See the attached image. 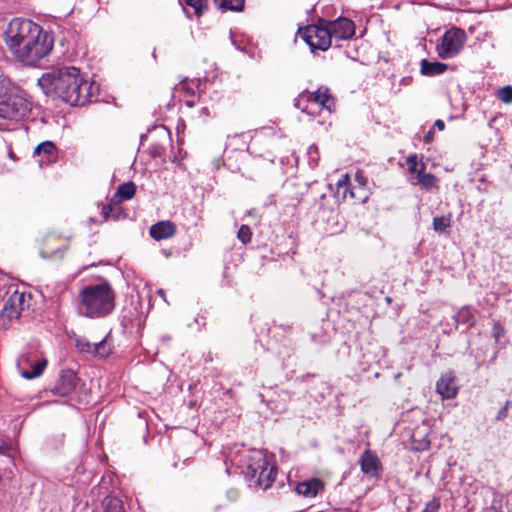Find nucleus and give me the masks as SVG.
Listing matches in <instances>:
<instances>
[{"label": "nucleus", "instance_id": "nucleus-1", "mask_svg": "<svg viewBox=\"0 0 512 512\" xmlns=\"http://www.w3.org/2000/svg\"><path fill=\"white\" fill-rule=\"evenodd\" d=\"M5 43L15 60L26 66H35L53 48L52 37L40 25L22 18L10 21Z\"/></svg>", "mask_w": 512, "mask_h": 512}, {"label": "nucleus", "instance_id": "nucleus-2", "mask_svg": "<svg viewBox=\"0 0 512 512\" xmlns=\"http://www.w3.org/2000/svg\"><path fill=\"white\" fill-rule=\"evenodd\" d=\"M38 85L46 95L57 96L71 106L91 101L96 89L75 67L52 69L38 79Z\"/></svg>", "mask_w": 512, "mask_h": 512}, {"label": "nucleus", "instance_id": "nucleus-3", "mask_svg": "<svg viewBox=\"0 0 512 512\" xmlns=\"http://www.w3.org/2000/svg\"><path fill=\"white\" fill-rule=\"evenodd\" d=\"M115 307V293L106 282L89 284L79 292L78 312L80 315L96 319L109 315Z\"/></svg>", "mask_w": 512, "mask_h": 512}, {"label": "nucleus", "instance_id": "nucleus-4", "mask_svg": "<svg viewBox=\"0 0 512 512\" xmlns=\"http://www.w3.org/2000/svg\"><path fill=\"white\" fill-rule=\"evenodd\" d=\"M32 106L26 91L0 76V118L20 121L28 116Z\"/></svg>", "mask_w": 512, "mask_h": 512}, {"label": "nucleus", "instance_id": "nucleus-5", "mask_svg": "<svg viewBox=\"0 0 512 512\" xmlns=\"http://www.w3.org/2000/svg\"><path fill=\"white\" fill-rule=\"evenodd\" d=\"M245 474L250 478V485H257L267 489L273 483L276 476V467L271 464L266 452L251 450L245 456Z\"/></svg>", "mask_w": 512, "mask_h": 512}, {"label": "nucleus", "instance_id": "nucleus-6", "mask_svg": "<svg viewBox=\"0 0 512 512\" xmlns=\"http://www.w3.org/2000/svg\"><path fill=\"white\" fill-rule=\"evenodd\" d=\"M295 106L303 113L315 116L323 111L331 113L335 108V101L328 88L320 87L315 92H302L295 99Z\"/></svg>", "mask_w": 512, "mask_h": 512}, {"label": "nucleus", "instance_id": "nucleus-7", "mask_svg": "<svg viewBox=\"0 0 512 512\" xmlns=\"http://www.w3.org/2000/svg\"><path fill=\"white\" fill-rule=\"evenodd\" d=\"M47 364L46 357L37 349H30L22 353L17 360V368L20 375L28 380L41 376Z\"/></svg>", "mask_w": 512, "mask_h": 512}, {"label": "nucleus", "instance_id": "nucleus-8", "mask_svg": "<svg viewBox=\"0 0 512 512\" xmlns=\"http://www.w3.org/2000/svg\"><path fill=\"white\" fill-rule=\"evenodd\" d=\"M321 24H324L321 21ZM298 36L302 38L310 47L313 53L316 50L326 51L331 46V35L325 25H309L298 31Z\"/></svg>", "mask_w": 512, "mask_h": 512}, {"label": "nucleus", "instance_id": "nucleus-9", "mask_svg": "<svg viewBox=\"0 0 512 512\" xmlns=\"http://www.w3.org/2000/svg\"><path fill=\"white\" fill-rule=\"evenodd\" d=\"M465 41L466 34L462 29L452 28L446 31L437 45L438 55L442 59L453 58L463 48Z\"/></svg>", "mask_w": 512, "mask_h": 512}, {"label": "nucleus", "instance_id": "nucleus-10", "mask_svg": "<svg viewBox=\"0 0 512 512\" xmlns=\"http://www.w3.org/2000/svg\"><path fill=\"white\" fill-rule=\"evenodd\" d=\"M24 302V293L14 291L8 297L2 311L0 312V325L7 327L13 320L18 319L23 311Z\"/></svg>", "mask_w": 512, "mask_h": 512}, {"label": "nucleus", "instance_id": "nucleus-11", "mask_svg": "<svg viewBox=\"0 0 512 512\" xmlns=\"http://www.w3.org/2000/svg\"><path fill=\"white\" fill-rule=\"evenodd\" d=\"M327 29L329 30V34L331 35V39L334 37L336 39L344 40L352 37L355 33L354 23L347 18H338L335 21L326 22Z\"/></svg>", "mask_w": 512, "mask_h": 512}, {"label": "nucleus", "instance_id": "nucleus-12", "mask_svg": "<svg viewBox=\"0 0 512 512\" xmlns=\"http://www.w3.org/2000/svg\"><path fill=\"white\" fill-rule=\"evenodd\" d=\"M78 381L79 379L73 371H63L52 389V393L60 397H69L78 385Z\"/></svg>", "mask_w": 512, "mask_h": 512}, {"label": "nucleus", "instance_id": "nucleus-13", "mask_svg": "<svg viewBox=\"0 0 512 512\" xmlns=\"http://www.w3.org/2000/svg\"><path fill=\"white\" fill-rule=\"evenodd\" d=\"M39 166H46L56 162L58 154L55 144L51 141H45L39 144L33 154Z\"/></svg>", "mask_w": 512, "mask_h": 512}, {"label": "nucleus", "instance_id": "nucleus-14", "mask_svg": "<svg viewBox=\"0 0 512 512\" xmlns=\"http://www.w3.org/2000/svg\"><path fill=\"white\" fill-rule=\"evenodd\" d=\"M436 391L443 399H452L458 393V386L452 372L444 373L436 383Z\"/></svg>", "mask_w": 512, "mask_h": 512}, {"label": "nucleus", "instance_id": "nucleus-15", "mask_svg": "<svg viewBox=\"0 0 512 512\" xmlns=\"http://www.w3.org/2000/svg\"><path fill=\"white\" fill-rule=\"evenodd\" d=\"M359 464L361 467V471L371 477H375L378 475L379 470L381 469V463L375 452L367 449L365 450L360 459Z\"/></svg>", "mask_w": 512, "mask_h": 512}, {"label": "nucleus", "instance_id": "nucleus-16", "mask_svg": "<svg viewBox=\"0 0 512 512\" xmlns=\"http://www.w3.org/2000/svg\"><path fill=\"white\" fill-rule=\"evenodd\" d=\"M323 489V482L317 478L299 482L295 487L296 492L305 498H314Z\"/></svg>", "mask_w": 512, "mask_h": 512}, {"label": "nucleus", "instance_id": "nucleus-17", "mask_svg": "<svg viewBox=\"0 0 512 512\" xmlns=\"http://www.w3.org/2000/svg\"><path fill=\"white\" fill-rule=\"evenodd\" d=\"M150 236L159 241L172 237L176 232L175 225L170 221H160L150 227Z\"/></svg>", "mask_w": 512, "mask_h": 512}, {"label": "nucleus", "instance_id": "nucleus-18", "mask_svg": "<svg viewBox=\"0 0 512 512\" xmlns=\"http://www.w3.org/2000/svg\"><path fill=\"white\" fill-rule=\"evenodd\" d=\"M447 65L441 62H430L426 59L421 61V73L426 76H435L446 71Z\"/></svg>", "mask_w": 512, "mask_h": 512}, {"label": "nucleus", "instance_id": "nucleus-19", "mask_svg": "<svg viewBox=\"0 0 512 512\" xmlns=\"http://www.w3.org/2000/svg\"><path fill=\"white\" fill-rule=\"evenodd\" d=\"M406 163L408 165V169L410 173L413 175L415 179L419 177V175L425 172V164L422 159H419L416 154L410 155L406 159Z\"/></svg>", "mask_w": 512, "mask_h": 512}, {"label": "nucleus", "instance_id": "nucleus-20", "mask_svg": "<svg viewBox=\"0 0 512 512\" xmlns=\"http://www.w3.org/2000/svg\"><path fill=\"white\" fill-rule=\"evenodd\" d=\"M135 192L136 187L133 182L123 183L118 186L113 199H117L118 201L129 200L135 195Z\"/></svg>", "mask_w": 512, "mask_h": 512}, {"label": "nucleus", "instance_id": "nucleus-21", "mask_svg": "<svg viewBox=\"0 0 512 512\" xmlns=\"http://www.w3.org/2000/svg\"><path fill=\"white\" fill-rule=\"evenodd\" d=\"M214 4L223 10L241 11L244 8V0H213Z\"/></svg>", "mask_w": 512, "mask_h": 512}, {"label": "nucleus", "instance_id": "nucleus-22", "mask_svg": "<svg viewBox=\"0 0 512 512\" xmlns=\"http://www.w3.org/2000/svg\"><path fill=\"white\" fill-rule=\"evenodd\" d=\"M337 192L342 193L343 197H346L347 193H349L351 198H358L354 189H350L348 174L342 175L341 178L338 180Z\"/></svg>", "mask_w": 512, "mask_h": 512}, {"label": "nucleus", "instance_id": "nucleus-23", "mask_svg": "<svg viewBox=\"0 0 512 512\" xmlns=\"http://www.w3.org/2000/svg\"><path fill=\"white\" fill-rule=\"evenodd\" d=\"M111 352L112 348L107 338H104L101 341L94 343L93 355L99 357H107Z\"/></svg>", "mask_w": 512, "mask_h": 512}, {"label": "nucleus", "instance_id": "nucleus-24", "mask_svg": "<svg viewBox=\"0 0 512 512\" xmlns=\"http://www.w3.org/2000/svg\"><path fill=\"white\" fill-rule=\"evenodd\" d=\"M437 182L436 177L431 173H423L419 175V177L416 179V182H413L415 185L421 186L423 189H429L433 186H435Z\"/></svg>", "mask_w": 512, "mask_h": 512}, {"label": "nucleus", "instance_id": "nucleus-25", "mask_svg": "<svg viewBox=\"0 0 512 512\" xmlns=\"http://www.w3.org/2000/svg\"><path fill=\"white\" fill-rule=\"evenodd\" d=\"M103 512H123L122 502L115 497H107L104 502Z\"/></svg>", "mask_w": 512, "mask_h": 512}, {"label": "nucleus", "instance_id": "nucleus-26", "mask_svg": "<svg viewBox=\"0 0 512 512\" xmlns=\"http://www.w3.org/2000/svg\"><path fill=\"white\" fill-rule=\"evenodd\" d=\"M451 225L450 216H438L433 219V229L437 233L444 232Z\"/></svg>", "mask_w": 512, "mask_h": 512}, {"label": "nucleus", "instance_id": "nucleus-27", "mask_svg": "<svg viewBox=\"0 0 512 512\" xmlns=\"http://www.w3.org/2000/svg\"><path fill=\"white\" fill-rule=\"evenodd\" d=\"M418 434L419 432L418 431H415L412 435V441H413V448L416 450V451H424V450H427L429 449L430 447V441L429 439L427 438L426 435L418 438Z\"/></svg>", "mask_w": 512, "mask_h": 512}, {"label": "nucleus", "instance_id": "nucleus-28", "mask_svg": "<svg viewBox=\"0 0 512 512\" xmlns=\"http://www.w3.org/2000/svg\"><path fill=\"white\" fill-rule=\"evenodd\" d=\"M454 319L457 323H463V324H465V323L473 324L474 323V316L471 313L470 309L467 307H463L462 309H460L457 312V314L455 315Z\"/></svg>", "mask_w": 512, "mask_h": 512}, {"label": "nucleus", "instance_id": "nucleus-29", "mask_svg": "<svg viewBox=\"0 0 512 512\" xmlns=\"http://www.w3.org/2000/svg\"><path fill=\"white\" fill-rule=\"evenodd\" d=\"M183 4L190 6L194 9L195 14L197 16L202 15L205 7H206V0H182Z\"/></svg>", "mask_w": 512, "mask_h": 512}, {"label": "nucleus", "instance_id": "nucleus-30", "mask_svg": "<svg viewBox=\"0 0 512 512\" xmlns=\"http://www.w3.org/2000/svg\"><path fill=\"white\" fill-rule=\"evenodd\" d=\"M237 237L243 244L249 243L252 238V231L250 227L248 225H241L238 230Z\"/></svg>", "mask_w": 512, "mask_h": 512}, {"label": "nucleus", "instance_id": "nucleus-31", "mask_svg": "<svg viewBox=\"0 0 512 512\" xmlns=\"http://www.w3.org/2000/svg\"><path fill=\"white\" fill-rule=\"evenodd\" d=\"M76 347L81 352L89 353L93 355L94 351V343H90L88 340L84 338H79L76 340Z\"/></svg>", "mask_w": 512, "mask_h": 512}, {"label": "nucleus", "instance_id": "nucleus-32", "mask_svg": "<svg viewBox=\"0 0 512 512\" xmlns=\"http://www.w3.org/2000/svg\"><path fill=\"white\" fill-rule=\"evenodd\" d=\"M499 99L506 104L512 103V87L505 86L498 91Z\"/></svg>", "mask_w": 512, "mask_h": 512}, {"label": "nucleus", "instance_id": "nucleus-33", "mask_svg": "<svg viewBox=\"0 0 512 512\" xmlns=\"http://www.w3.org/2000/svg\"><path fill=\"white\" fill-rule=\"evenodd\" d=\"M440 508V503L437 500H432L428 502L422 512H438Z\"/></svg>", "mask_w": 512, "mask_h": 512}, {"label": "nucleus", "instance_id": "nucleus-34", "mask_svg": "<svg viewBox=\"0 0 512 512\" xmlns=\"http://www.w3.org/2000/svg\"><path fill=\"white\" fill-rule=\"evenodd\" d=\"M355 180L358 182V187H354V191L355 190H364L365 188V185H366V180L364 179L363 175L361 173H356L355 175Z\"/></svg>", "mask_w": 512, "mask_h": 512}, {"label": "nucleus", "instance_id": "nucleus-35", "mask_svg": "<svg viewBox=\"0 0 512 512\" xmlns=\"http://www.w3.org/2000/svg\"><path fill=\"white\" fill-rule=\"evenodd\" d=\"M14 449V445L12 443H4L0 445V454H5Z\"/></svg>", "mask_w": 512, "mask_h": 512}, {"label": "nucleus", "instance_id": "nucleus-36", "mask_svg": "<svg viewBox=\"0 0 512 512\" xmlns=\"http://www.w3.org/2000/svg\"><path fill=\"white\" fill-rule=\"evenodd\" d=\"M434 127L437 128L439 131H442L445 128V123L443 120L438 119L435 121Z\"/></svg>", "mask_w": 512, "mask_h": 512}, {"label": "nucleus", "instance_id": "nucleus-37", "mask_svg": "<svg viewBox=\"0 0 512 512\" xmlns=\"http://www.w3.org/2000/svg\"><path fill=\"white\" fill-rule=\"evenodd\" d=\"M506 416V408L502 409L500 412H499V415L497 416V419H502L503 417Z\"/></svg>", "mask_w": 512, "mask_h": 512}, {"label": "nucleus", "instance_id": "nucleus-38", "mask_svg": "<svg viewBox=\"0 0 512 512\" xmlns=\"http://www.w3.org/2000/svg\"><path fill=\"white\" fill-rule=\"evenodd\" d=\"M432 134H433V132H432V131H429V132L427 133V135H426V138H427V139H428V138H431V135H432Z\"/></svg>", "mask_w": 512, "mask_h": 512}, {"label": "nucleus", "instance_id": "nucleus-39", "mask_svg": "<svg viewBox=\"0 0 512 512\" xmlns=\"http://www.w3.org/2000/svg\"><path fill=\"white\" fill-rule=\"evenodd\" d=\"M367 198V195H364L363 197H359L360 200L365 201Z\"/></svg>", "mask_w": 512, "mask_h": 512}, {"label": "nucleus", "instance_id": "nucleus-40", "mask_svg": "<svg viewBox=\"0 0 512 512\" xmlns=\"http://www.w3.org/2000/svg\"><path fill=\"white\" fill-rule=\"evenodd\" d=\"M158 294H159V295H161V296L163 297V296H164V292H163V290H159V291H158Z\"/></svg>", "mask_w": 512, "mask_h": 512}]
</instances>
